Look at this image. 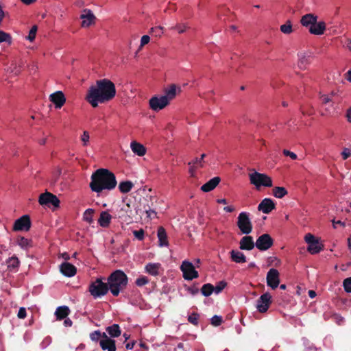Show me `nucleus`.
I'll return each instance as SVG.
<instances>
[{
	"label": "nucleus",
	"instance_id": "1",
	"mask_svg": "<svg viewBox=\"0 0 351 351\" xmlns=\"http://www.w3.org/2000/svg\"><path fill=\"white\" fill-rule=\"evenodd\" d=\"M116 95L114 84L108 79H102L96 82V85L91 86L88 90L86 100L93 108L99 104H104L112 100Z\"/></svg>",
	"mask_w": 351,
	"mask_h": 351
},
{
	"label": "nucleus",
	"instance_id": "2",
	"mask_svg": "<svg viewBox=\"0 0 351 351\" xmlns=\"http://www.w3.org/2000/svg\"><path fill=\"white\" fill-rule=\"evenodd\" d=\"M117 184L115 175L107 169L101 168L91 175L89 186L92 191L99 193L104 190L114 189Z\"/></svg>",
	"mask_w": 351,
	"mask_h": 351
},
{
	"label": "nucleus",
	"instance_id": "3",
	"mask_svg": "<svg viewBox=\"0 0 351 351\" xmlns=\"http://www.w3.org/2000/svg\"><path fill=\"white\" fill-rule=\"evenodd\" d=\"M107 280L109 289L114 296H118L125 289L128 282L127 275L119 269L113 271Z\"/></svg>",
	"mask_w": 351,
	"mask_h": 351
},
{
	"label": "nucleus",
	"instance_id": "4",
	"mask_svg": "<svg viewBox=\"0 0 351 351\" xmlns=\"http://www.w3.org/2000/svg\"><path fill=\"white\" fill-rule=\"evenodd\" d=\"M109 290L108 282H104L100 278L92 282L88 288L90 295L94 298L105 295Z\"/></svg>",
	"mask_w": 351,
	"mask_h": 351
},
{
	"label": "nucleus",
	"instance_id": "5",
	"mask_svg": "<svg viewBox=\"0 0 351 351\" xmlns=\"http://www.w3.org/2000/svg\"><path fill=\"white\" fill-rule=\"evenodd\" d=\"M237 225L241 232L243 234H249L253 229L252 223L250 219V213L241 212L237 217Z\"/></svg>",
	"mask_w": 351,
	"mask_h": 351
},
{
	"label": "nucleus",
	"instance_id": "6",
	"mask_svg": "<svg viewBox=\"0 0 351 351\" xmlns=\"http://www.w3.org/2000/svg\"><path fill=\"white\" fill-rule=\"evenodd\" d=\"M250 183L254 184L257 189L261 186H272V180L270 177L264 173L255 171L249 175Z\"/></svg>",
	"mask_w": 351,
	"mask_h": 351
},
{
	"label": "nucleus",
	"instance_id": "7",
	"mask_svg": "<svg viewBox=\"0 0 351 351\" xmlns=\"http://www.w3.org/2000/svg\"><path fill=\"white\" fill-rule=\"evenodd\" d=\"M38 202L40 205L48 207L53 206L55 208H58L60 206V200L57 196L49 192H45L40 195Z\"/></svg>",
	"mask_w": 351,
	"mask_h": 351
},
{
	"label": "nucleus",
	"instance_id": "8",
	"mask_svg": "<svg viewBox=\"0 0 351 351\" xmlns=\"http://www.w3.org/2000/svg\"><path fill=\"white\" fill-rule=\"evenodd\" d=\"M180 269L183 273V277L185 280H191L197 278L199 276L194 265L189 261H183L180 266Z\"/></svg>",
	"mask_w": 351,
	"mask_h": 351
},
{
	"label": "nucleus",
	"instance_id": "9",
	"mask_svg": "<svg viewBox=\"0 0 351 351\" xmlns=\"http://www.w3.org/2000/svg\"><path fill=\"white\" fill-rule=\"evenodd\" d=\"M274 244V239L269 234H263L258 237L255 246L261 251H266Z\"/></svg>",
	"mask_w": 351,
	"mask_h": 351
},
{
	"label": "nucleus",
	"instance_id": "10",
	"mask_svg": "<svg viewBox=\"0 0 351 351\" xmlns=\"http://www.w3.org/2000/svg\"><path fill=\"white\" fill-rule=\"evenodd\" d=\"M31 219L29 215H25L17 219L14 223V231H28L31 228Z\"/></svg>",
	"mask_w": 351,
	"mask_h": 351
},
{
	"label": "nucleus",
	"instance_id": "11",
	"mask_svg": "<svg viewBox=\"0 0 351 351\" xmlns=\"http://www.w3.org/2000/svg\"><path fill=\"white\" fill-rule=\"evenodd\" d=\"M271 302V295L269 293L266 292L261 295L256 302V308L258 312L261 313L267 312Z\"/></svg>",
	"mask_w": 351,
	"mask_h": 351
},
{
	"label": "nucleus",
	"instance_id": "12",
	"mask_svg": "<svg viewBox=\"0 0 351 351\" xmlns=\"http://www.w3.org/2000/svg\"><path fill=\"white\" fill-rule=\"evenodd\" d=\"M267 285L272 289H276L280 283V274L279 271L274 268L270 269L266 277Z\"/></svg>",
	"mask_w": 351,
	"mask_h": 351
},
{
	"label": "nucleus",
	"instance_id": "13",
	"mask_svg": "<svg viewBox=\"0 0 351 351\" xmlns=\"http://www.w3.org/2000/svg\"><path fill=\"white\" fill-rule=\"evenodd\" d=\"M149 107L152 110L154 111H159L164 108H165L169 103L165 97H162V95L154 96L152 97L149 101Z\"/></svg>",
	"mask_w": 351,
	"mask_h": 351
},
{
	"label": "nucleus",
	"instance_id": "14",
	"mask_svg": "<svg viewBox=\"0 0 351 351\" xmlns=\"http://www.w3.org/2000/svg\"><path fill=\"white\" fill-rule=\"evenodd\" d=\"M83 14H81L80 19L82 20V27H88L90 25L95 24L96 17L90 10L84 9L83 11Z\"/></svg>",
	"mask_w": 351,
	"mask_h": 351
},
{
	"label": "nucleus",
	"instance_id": "15",
	"mask_svg": "<svg viewBox=\"0 0 351 351\" xmlns=\"http://www.w3.org/2000/svg\"><path fill=\"white\" fill-rule=\"evenodd\" d=\"M50 101L55 105L56 108H61L66 102V98L62 91H56L49 96Z\"/></svg>",
	"mask_w": 351,
	"mask_h": 351
},
{
	"label": "nucleus",
	"instance_id": "16",
	"mask_svg": "<svg viewBox=\"0 0 351 351\" xmlns=\"http://www.w3.org/2000/svg\"><path fill=\"white\" fill-rule=\"evenodd\" d=\"M274 208L275 204L274 201L269 198H265L258 206V210L265 214H269Z\"/></svg>",
	"mask_w": 351,
	"mask_h": 351
},
{
	"label": "nucleus",
	"instance_id": "17",
	"mask_svg": "<svg viewBox=\"0 0 351 351\" xmlns=\"http://www.w3.org/2000/svg\"><path fill=\"white\" fill-rule=\"evenodd\" d=\"M60 269L61 273L67 277H72L75 276L77 272L76 267L68 262L62 263L60 266Z\"/></svg>",
	"mask_w": 351,
	"mask_h": 351
},
{
	"label": "nucleus",
	"instance_id": "18",
	"mask_svg": "<svg viewBox=\"0 0 351 351\" xmlns=\"http://www.w3.org/2000/svg\"><path fill=\"white\" fill-rule=\"evenodd\" d=\"M298 56V66L302 70L306 69L308 65L311 63V53L307 52H301L299 53Z\"/></svg>",
	"mask_w": 351,
	"mask_h": 351
},
{
	"label": "nucleus",
	"instance_id": "19",
	"mask_svg": "<svg viewBox=\"0 0 351 351\" xmlns=\"http://www.w3.org/2000/svg\"><path fill=\"white\" fill-rule=\"evenodd\" d=\"M255 247L253 238L247 234L244 236L239 242V248L242 250H252Z\"/></svg>",
	"mask_w": 351,
	"mask_h": 351
},
{
	"label": "nucleus",
	"instance_id": "20",
	"mask_svg": "<svg viewBox=\"0 0 351 351\" xmlns=\"http://www.w3.org/2000/svg\"><path fill=\"white\" fill-rule=\"evenodd\" d=\"M100 347L103 350L116 351L115 341L109 338L107 335L99 341Z\"/></svg>",
	"mask_w": 351,
	"mask_h": 351
},
{
	"label": "nucleus",
	"instance_id": "21",
	"mask_svg": "<svg viewBox=\"0 0 351 351\" xmlns=\"http://www.w3.org/2000/svg\"><path fill=\"white\" fill-rule=\"evenodd\" d=\"M317 20V16L314 14H306L302 16L300 23L302 26L307 27L308 29L310 27L313 26Z\"/></svg>",
	"mask_w": 351,
	"mask_h": 351
},
{
	"label": "nucleus",
	"instance_id": "22",
	"mask_svg": "<svg viewBox=\"0 0 351 351\" xmlns=\"http://www.w3.org/2000/svg\"><path fill=\"white\" fill-rule=\"evenodd\" d=\"M326 29V23L323 21L317 22L313 24V26L310 27L309 32L314 35H322L324 34Z\"/></svg>",
	"mask_w": 351,
	"mask_h": 351
},
{
	"label": "nucleus",
	"instance_id": "23",
	"mask_svg": "<svg viewBox=\"0 0 351 351\" xmlns=\"http://www.w3.org/2000/svg\"><path fill=\"white\" fill-rule=\"evenodd\" d=\"M221 178L218 176L214 177L208 182L203 184L201 187L202 191L204 192H209L213 191L220 182Z\"/></svg>",
	"mask_w": 351,
	"mask_h": 351
},
{
	"label": "nucleus",
	"instance_id": "24",
	"mask_svg": "<svg viewBox=\"0 0 351 351\" xmlns=\"http://www.w3.org/2000/svg\"><path fill=\"white\" fill-rule=\"evenodd\" d=\"M157 236L158 238V245L160 247L168 246L169 242L165 229L162 226L158 228Z\"/></svg>",
	"mask_w": 351,
	"mask_h": 351
},
{
	"label": "nucleus",
	"instance_id": "25",
	"mask_svg": "<svg viewBox=\"0 0 351 351\" xmlns=\"http://www.w3.org/2000/svg\"><path fill=\"white\" fill-rule=\"evenodd\" d=\"M112 219V216L107 211H102L98 219V223L102 228H107L109 226Z\"/></svg>",
	"mask_w": 351,
	"mask_h": 351
},
{
	"label": "nucleus",
	"instance_id": "26",
	"mask_svg": "<svg viewBox=\"0 0 351 351\" xmlns=\"http://www.w3.org/2000/svg\"><path fill=\"white\" fill-rule=\"evenodd\" d=\"M130 147L132 151L139 156H143L146 154V148L136 141H132L130 144Z\"/></svg>",
	"mask_w": 351,
	"mask_h": 351
},
{
	"label": "nucleus",
	"instance_id": "27",
	"mask_svg": "<svg viewBox=\"0 0 351 351\" xmlns=\"http://www.w3.org/2000/svg\"><path fill=\"white\" fill-rule=\"evenodd\" d=\"M230 257L232 261L237 263H243L246 262V257L244 254L237 250L230 252Z\"/></svg>",
	"mask_w": 351,
	"mask_h": 351
},
{
	"label": "nucleus",
	"instance_id": "28",
	"mask_svg": "<svg viewBox=\"0 0 351 351\" xmlns=\"http://www.w3.org/2000/svg\"><path fill=\"white\" fill-rule=\"evenodd\" d=\"M70 309L66 306H59L56 308L55 315L58 320L65 319L69 314Z\"/></svg>",
	"mask_w": 351,
	"mask_h": 351
},
{
	"label": "nucleus",
	"instance_id": "29",
	"mask_svg": "<svg viewBox=\"0 0 351 351\" xmlns=\"http://www.w3.org/2000/svg\"><path fill=\"white\" fill-rule=\"evenodd\" d=\"M160 263H148L145 265V269L149 274L156 276L159 274Z\"/></svg>",
	"mask_w": 351,
	"mask_h": 351
},
{
	"label": "nucleus",
	"instance_id": "30",
	"mask_svg": "<svg viewBox=\"0 0 351 351\" xmlns=\"http://www.w3.org/2000/svg\"><path fill=\"white\" fill-rule=\"evenodd\" d=\"M106 330L109 335L113 338L119 337L121 333L120 326L117 324H114L112 326L107 327Z\"/></svg>",
	"mask_w": 351,
	"mask_h": 351
},
{
	"label": "nucleus",
	"instance_id": "31",
	"mask_svg": "<svg viewBox=\"0 0 351 351\" xmlns=\"http://www.w3.org/2000/svg\"><path fill=\"white\" fill-rule=\"evenodd\" d=\"M165 94L162 96L165 97L169 103L176 95V86L175 84H171L169 88L165 89Z\"/></svg>",
	"mask_w": 351,
	"mask_h": 351
},
{
	"label": "nucleus",
	"instance_id": "32",
	"mask_svg": "<svg viewBox=\"0 0 351 351\" xmlns=\"http://www.w3.org/2000/svg\"><path fill=\"white\" fill-rule=\"evenodd\" d=\"M133 186L131 181H123L119 183V189L122 193H127L132 190Z\"/></svg>",
	"mask_w": 351,
	"mask_h": 351
},
{
	"label": "nucleus",
	"instance_id": "33",
	"mask_svg": "<svg viewBox=\"0 0 351 351\" xmlns=\"http://www.w3.org/2000/svg\"><path fill=\"white\" fill-rule=\"evenodd\" d=\"M287 193V189L282 186H276L272 190V194L276 198H282Z\"/></svg>",
	"mask_w": 351,
	"mask_h": 351
},
{
	"label": "nucleus",
	"instance_id": "34",
	"mask_svg": "<svg viewBox=\"0 0 351 351\" xmlns=\"http://www.w3.org/2000/svg\"><path fill=\"white\" fill-rule=\"evenodd\" d=\"M17 243L21 248L25 250L32 247V240L27 239L23 237H20L18 238Z\"/></svg>",
	"mask_w": 351,
	"mask_h": 351
},
{
	"label": "nucleus",
	"instance_id": "35",
	"mask_svg": "<svg viewBox=\"0 0 351 351\" xmlns=\"http://www.w3.org/2000/svg\"><path fill=\"white\" fill-rule=\"evenodd\" d=\"M214 292V286L210 283L204 284L201 288V293L205 297L210 296Z\"/></svg>",
	"mask_w": 351,
	"mask_h": 351
},
{
	"label": "nucleus",
	"instance_id": "36",
	"mask_svg": "<svg viewBox=\"0 0 351 351\" xmlns=\"http://www.w3.org/2000/svg\"><path fill=\"white\" fill-rule=\"evenodd\" d=\"M307 250L312 254H317L322 250V244L317 241L308 245Z\"/></svg>",
	"mask_w": 351,
	"mask_h": 351
},
{
	"label": "nucleus",
	"instance_id": "37",
	"mask_svg": "<svg viewBox=\"0 0 351 351\" xmlns=\"http://www.w3.org/2000/svg\"><path fill=\"white\" fill-rule=\"evenodd\" d=\"M8 267L10 269H15L19 267L20 265V261L19 258L15 256H12V257L9 258L7 261Z\"/></svg>",
	"mask_w": 351,
	"mask_h": 351
},
{
	"label": "nucleus",
	"instance_id": "38",
	"mask_svg": "<svg viewBox=\"0 0 351 351\" xmlns=\"http://www.w3.org/2000/svg\"><path fill=\"white\" fill-rule=\"evenodd\" d=\"M94 210L91 208H88L85 210L83 215V219L88 222L89 224H91L93 222V217Z\"/></svg>",
	"mask_w": 351,
	"mask_h": 351
},
{
	"label": "nucleus",
	"instance_id": "39",
	"mask_svg": "<svg viewBox=\"0 0 351 351\" xmlns=\"http://www.w3.org/2000/svg\"><path fill=\"white\" fill-rule=\"evenodd\" d=\"M125 214L129 217H131L132 215V210L129 204H127L124 207L121 208L119 211V217H124Z\"/></svg>",
	"mask_w": 351,
	"mask_h": 351
},
{
	"label": "nucleus",
	"instance_id": "40",
	"mask_svg": "<svg viewBox=\"0 0 351 351\" xmlns=\"http://www.w3.org/2000/svg\"><path fill=\"white\" fill-rule=\"evenodd\" d=\"M280 31L285 34H289L293 32L292 24L290 21H287L286 23L280 26Z\"/></svg>",
	"mask_w": 351,
	"mask_h": 351
},
{
	"label": "nucleus",
	"instance_id": "41",
	"mask_svg": "<svg viewBox=\"0 0 351 351\" xmlns=\"http://www.w3.org/2000/svg\"><path fill=\"white\" fill-rule=\"evenodd\" d=\"M101 337H106V334L99 330H95L90 334V338L93 341H97Z\"/></svg>",
	"mask_w": 351,
	"mask_h": 351
},
{
	"label": "nucleus",
	"instance_id": "42",
	"mask_svg": "<svg viewBox=\"0 0 351 351\" xmlns=\"http://www.w3.org/2000/svg\"><path fill=\"white\" fill-rule=\"evenodd\" d=\"M205 160H202L199 158H195L192 161L188 162V165H192L196 168H202L204 167Z\"/></svg>",
	"mask_w": 351,
	"mask_h": 351
},
{
	"label": "nucleus",
	"instance_id": "43",
	"mask_svg": "<svg viewBox=\"0 0 351 351\" xmlns=\"http://www.w3.org/2000/svg\"><path fill=\"white\" fill-rule=\"evenodd\" d=\"M199 315L197 313H193L188 317V321L194 326L198 325Z\"/></svg>",
	"mask_w": 351,
	"mask_h": 351
},
{
	"label": "nucleus",
	"instance_id": "44",
	"mask_svg": "<svg viewBox=\"0 0 351 351\" xmlns=\"http://www.w3.org/2000/svg\"><path fill=\"white\" fill-rule=\"evenodd\" d=\"M3 42H7L10 44L12 38L9 34L0 30V43Z\"/></svg>",
	"mask_w": 351,
	"mask_h": 351
},
{
	"label": "nucleus",
	"instance_id": "45",
	"mask_svg": "<svg viewBox=\"0 0 351 351\" xmlns=\"http://www.w3.org/2000/svg\"><path fill=\"white\" fill-rule=\"evenodd\" d=\"M38 27L36 25H34L32 27L31 29L29 32L28 36L26 37V38L29 40L30 42H32L36 37V34L37 32Z\"/></svg>",
	"mask_w": 351,
	"mask_h": 351
},
{
	"label": "nucleus",
	"instance_id": "46",
	"mask_svg": "<svg viewBox=\"0 0 351 351\" xmlns=\"http://www.w3.org/2000/svg\"><path fill=\"white\" fill-rule=\"evenodd\" d=\"M148 282H149V279L147 277H146L145 276H140L135 281V284L138 287L144 286V285H147Z\"/></svg>",
	"mask_w": 351,
	"mask_h": 351
},
{
	"label": "nucleus",
	"instance_id": "47",
	"mask_svg": "<svg viewBox=\"0 0 351 351\" xmlns=\"http://www.w3.org/2000/svg\"><path fill=\"white\" fill-rule=\"evenodd\" d=\"M227 283L225 281H220L214 287V292L217 294L219 293L226 287Z\"/></svg>",
	"mask_w": 351,
	"mask_h": 351
},
{
	"label": "nucleus",
	"instance_id": "48",
	"mask_svg": "<svg viewBox=\"0 0 351 351\" xmlns=\"http://www.w3.org/2000/svg\"><path fill=\"white\" fill-rule=\"evenodd\" d=\"M150 32L156 37H160L163 34V27L160 26L152 27Z\"/></svg>",
	"mask_w": 351,
	"mask_h": 351
},
{
	"label": "nucleus",
	"instance_id": "49",
	"mask_svg": "<svg viewBox=\"0 0 351 351\" xmlns=\"http://www.w3.org/2000/svg\"><path fill=\"white\" fill-rule=\"evenodd\" d=\"M223 322L222 317L218 315H214L211 318V324L214 326H219Z\"/></svg>",
	"mask_w": 351,
	"mask_h": 351
},
{
	"label": "nucleus",
	"instance_id": "50",
	"mask_svg": "<svg viewBox=\"0 0 351 351\" xmlns=\"http://www.w3.org/2000/svg\"><path fill=\"white\" fill-rule=\"evenodd\" d=\"M8 71L14 75H19L21 72L20 66H17L16 64H12L10 67L8 69Z\"/></svg>",
	"mask_w": 351,
	"mask_h": 351
},
{
	"label": "nucleus",
	"instance_id": "51",
	"mask_svg": "<svg viewBox=\"0 0 351 351\" xmlns=\"http://www.w3.org/2000/svg\"><path fill=\"white\" fill-rule=\"evenodd\" d=\"M344 289L348 293H351V277L347 278L343 282Z\"/></svg>",
	"mask_w": 351,
	"mask_h": 351
},
{
	"label": "nucleus",
	"instance_id": "52",
	"mask_svg": "<svg viewBox=\"0 0 351 351\" xmlns=\"http://www.w3.org/2000/svg\"><path fill=\"white\" fill-rule=\"evenodd\" d=\"M133 234L139 241H142L144 239L145 232L143 229L138 230H134Z\"/></svg>",
	"mask_w": 351,
	"mask_h": 351
},
{
	"label": "nucleus",
	"instance_id": "53",
	"mask_svg": "<svg viewBox=\"0 0 351 351\" xmlns=\"http://www.w3.org/2000/svg\"><path fill=\"white\" fill-rule=\"evenodd\" d=\"M304 240L308 243V245L317 241L316 238L310 233H308L305 235Z\"/></svg>",
	"mask_w": 351,
	"mask_h": 351
},
{
	"label": "nucleus",
	"instance_id": "54",
	"mask_svg": "<svg viewBox=\"0 0 351 351\" xmlns=\"http://www.w3.org/2000/svg\"><path fill=\"white\" fill-rule=\"evenodd\" d=\"M89 138V133L87 131H84L81 136V141H82L84 146H86L88 145Z\"/></svg>",
	"mask_w": 351,
	"mask_h": 351
},
{
	"label": "nucleus",
	"instance_id": "55",
	"mask_svg": "<svg viewBox=\"0 0 351 351\" xmlns=\"http://www.w3.org/2000/svg\"><path fill=\"white\" fill-rule=\"evenodd\" d=\"M341 155L342 156L343 160H346L350 156H351V149L349 148H344L341 153Z\"/></svg>",
	"mask_w": 351,
	"mask_h": 351
},
{
	"label": "nucleus",
	"instance_id": "56",
	"mask_svg": "<svg viewBox=\"0 0 351 351\" xmlns=\"http://www.w3.org/2000/svg\"><path fill=\"white\" fill-rule=\"evenodd\" d=\"M282 153L285 156H289L292 160H296L298 158L297 155L289 150L284 149Z\"/></svg>",
	"mask_w": 351,
	"mask_h": 351
},
{
	"label": "nucleus",
	"instance_id": "57",
	"mask_svg": "<svg viewBox=\"0 0 351 351\" xmlns=\"http://www.w3.org/2000/svg\"><path fill=\"white\" fill-rule=\"evenodd\" d=\"M17 316L20 319H24L27 316L26 309L24 307H21L19 310Z\"/></svg>",
	"mask_w": 351,
	"mask_h": 351
},
{
	"label": "nucleus",
	"instance_id": "58",
	"mask_svg": "<svg viewBox=\"0 0 351 351\" xmlns=\"http://www.w3.org/2000/svg\"><path fill=\"white\" fill-rule=\"evenodd\" d=\"M187 291L192 295H195L199 293V289L195 286L189 287Z\"/></svg>",
	"mask_w": 351,
	"mask_h": 351
},
{
	"label": "nucleus",
	"instance_id": "59",
	"mask_svg": "<svg viewBox=\"0 0 351 351\" xmlns=\"http://www.w3.org/2000/svg\"><path fill=\"white\" fill-rule=\"evenodd\" d=\"M150 40V38L148 35H144L142 36L141 40V46L140 48L147 45Z\"/></svg>",
	"mask_w": 351,
	"mask_h": 351
},
{
	"label": "nucleus",
	"instance_id": "60",
	"mask_svg": "<svg viewBox=\"0 0 351 351\" xmlns=\"http://www.w3.org/2000/svg\"><path fill=\"white\" fill-rule=\"evenodd\" d=\"M174 29L178 30V33L182 34L185 32L186 29V26L185 25H178L176 27H174Z\"/></svg>",
	"mask_w": 351,
	"mask_h": 351
},
{
	"label": "nucleus",
	"instance_id": "61",
	"mask_svg": "<svg viewBox=\"0 0 351 351\" xmlns=\"http://www.w3.org/2000/svg\"><path fill=\"white\" fill-rule=\"evenodd\" d=\"M145 212L147 213V217H149L150 219H152L156 215V213L150 208L148 210H145Z\"/></svg>",
	"mask_w": 351,
	"mask_h": 351
},
{
	"label": "nucleus",
	"instance_id": "62",
	"mask_svg": "<svg viewBox=\"0 0 351 351\" xmlns=\"http://www.w3.org/2000/svg\"><path fill=\"white\" fill-rule=\"evenodd\" d=\"M321 100L324 105H326L327 103L329 101V97L326 95H323L321 96Z\"/></svg>",
	"mask_w": 351,
	"mask_h": 351
},
{
	"label": "nucleus",
	"instance_id": "63",
	"mask_svg": "<svg viewBox=\"0 0 351 351\" xmlns=\"http://www.w3.org/2000/svg\"><path fill=\"white\" fill-rule=\"evenodd\" d=\"M332 224H333V226L335 228H337V226H342L343 227L345 226V223L341 221H332Z\"/></svg>",
	"mask_w": 351,
	"mask_h": 351
},
{
	"label": "nucleus",
	"instance_id": "64",
	"mask_svg": "<svg viewBox=\"0 0 351 351\" xmlns=\"http://www.w3.org/2000/svg\"><path fill=\"white\" fill-rule=\"evenodd\" d=\"M72 324H73L72 321H71L69 318H66V319H64V326H66V327H70V326H72Z\"/></svg>",
	"mask_w": 351,
	"mask_h": 351
}]
</instances>
